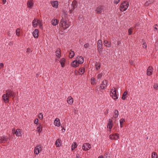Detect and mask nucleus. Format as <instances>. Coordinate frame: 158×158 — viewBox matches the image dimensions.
Wrapping results in <instances>:
<instances>
[{
    "mask_svg": "<svg viewBox=\"0 0 158 158\" xmlns=\"http://www.w3.org/2000/svg\"><path fill=\"white\" fill-rule=\"evenodd\" d=\"M32 26L34 27H36L37 26V20L35 19L32 22Z\"/></svg>",
    "mask_w": 158,
    "mask_h": 158,
    "instance_id": "nucleus-25",
    "label": "nucleus"
},
{
    "mask_svg": "<svg viewBox=\"0 0 158 158\" xmlns=\"http://www.w3.org/2000/svg\"><path fill=\"white\" fill-rule=\"evenodd\" d=\"M38 117L40 119L43 118V115L42 113H40L38 115Z\"/></svg>",
    "mask_w": 158,
    "mask_h": 158,
    "instance_id": "nucleus-43",
    "label": "nucleus"
},
{
    "mask_svg": "<svg viewBox=\"0 0 158 158\" xmlns=\"http://www.w3.org/2000/svg\"><path fill=\"white\" fill-rule=\"evenodd\" d=\"M72 148H75L77 147V144L75 142H73L72 144Z\"/></svg>",
    "mask_w": 158,
    "mask_h": 158,
    "instance_id": "nucleus-42",
    "label": "nucleus"
},
{
    "mask_svg": "<svg viewBox=\"0 0 158 158\" xmlns=\"http://www.w3.org/2000/svg\"><path fill=\"white\" fill-rule=\"evenodd\" d=\"M102 76V73L99 74L98 76V79H101Z\"/></svg>",
    "mask_w": 158,
    "mask_h": 158,
    "instance_id": "nucleus-48",
    "label": "nucleus"
},
{
    "mask_svg": "<svg viewBox=\"0 0 158 158\" xmlns=\"http://www.w3.org/2000/svg\"><path fill=\"white\" fill-rule=\"evenodd\" d=\"M129 6V2L127 1H123L119 6L120 10L123 12L127 10Z\"/></svg>",
    "mask_w": 158,
    "mask_h": 158,
    "instance_id": "nucleus-3",
    "label": "nucleus"
},
{
    "mask_svg": "<svg viewBox=\"0 0 158 158\" xmlns=\"http://www.w3.org/2000/svg\"><path fill=\"white\" fill-rule=\"evenodd\" d=\"M27 7L30 8H31L33 6V1L30 0L28 1L27 3Z\"/></svg>",
    "mask_w": 158,
    "mask_h": 158,
    "instance_id": "nucleus-20",
    "label": "nucleus"
},
{
    "mask_svg": "<svg viewBox=\"0 0 158 158\" xmlns=\"http://www.w3.org/2000/svg\"><path fill=\"white\" fill-rule=\"evenodd\" d=\"M9 137L5 135L0 136V143H5L8 141Z\"/></svg>",
    "mask_w": 158,
    "mask_h": 158,
    "instance_id": "nucleus-4",
    "label": "nucleus"
},
{
    "mask_svg": "<svg viewBox=\"0 0 158 158\" xmlns=\"http://www.w3.org/2000/svg\"><path fill=\"white\" fill-rule=\"evenodd\" d=\"M3 1V4H4L6 2V0H2Z\"/></svg>",
    "mask_w": 158,
    "mask_h": 158,
    "instance_id": "nucleus-59",
    "label": "nucleus"
},
{
    "mask_svg": "<svg viewBox=\"0 0 158 158\" xmlns=\"http://www.w3.org/2000/svg\"><path fill=\"white\" fill-rule=\"evenodd\" d=\"M119 135L118 133L111 134L110 136V138L111 139L117 140L119 139Z\"/></svg>",
    "mask_w": 158,
    "mask_h": 158,
    "instance_id": "nucleus-8",
    "label": "nucleus"
},
{
    "mask_svg": "<svg viewBox=\"0 0 158 158\" xmlns=\"http://www.w3.org/2000/svg\"><path fill=\"white\" fill-rule=\"evenodd\" d=\"M61 140L60 139H57L55 142V145L57 147H60L61 146Z\"/></svg>",
    "mask_w": 158,
    "mask_h": 158,
    "instance_id": "nucleus-23",
    "label": "nucleus"
},
{
    "mask_svg": "<svg viewBox=\"0 0 158 158\" xmlns=\"http://www.w3.org/2000/svg\"><path fill=\"white\" fill-rule=\"evenodd\" d=\"M155 0H149L147 1L145 3V5L146 6H148L149 5L153 4L155 2Z\"/></svg>",
    "mask_w": 158,
    "mask_h": 158,
    "instance_id": "nucleus-19",
    "label": "nucleus"
},
{
    "mask_svg": "<svg viewBox=\"0 0 158 158\" xmlns=\"http://www.w3.org/2000/svg\"><path fill=\"white\" fill-rule=\"evenodd\" d=\"M76 158H80V157L79 156L78 154H76Z\"/></svg>",
    "mask_w": 158,
    "mask_h": 158,
    "instance_id": "nucleus-56",
    "label": "nucleus"
},
{
    "mask_svg": "<svg viewBox=\"0 0 158 158\" xmlns=\"http://www.w3.org/2000/svg\"><path fill=\"white\" fill-rule=\"evenodd\" d=\"M143 47L144 48H146L147 47V44H146L145 42H144L143 43Z\"/></svg>",
    "mask_w": 158,
    "mask_h": 158,
    "instance_id": "nucleus-47",
    "label": "nucleus"
},
{
    "mask_svg": "<svg viewBox=\"0 0 158 158\" xmlns=\"http://www.w3.org/2000/svg\"><path fill=\"white\" fill-rule=\"evenodd\" d=\"M153 71V68L152 66H149L148 68L147 74L148 76H150L152 74V72Z\"/></svg>",
    "mask_w": 158,
    "mask_h": 158,
    "instance_id": "nucleus-12",
    "label": "nucleus"
},
{
    "mask_svg": "<svg viewBox=\"0 0 158 158\" xmlns=\"http://www.w3.org/2000/svg\"><path fill=\"white\" fill-rule=\"evenodd\" d=\"M98 158H103V157L102 156H99Z\"/></svg>",
    "mask_w": 158,
    "mask_h": 158,
    "instance_id": "nucleus-61",
    "label": "nucleus"
},
{
    "mask_svg": "<svg viewBox=\"0 0 158 158\" xmlns=\"http://www.w3.org/2000/svg\"><path fill=\"white\" fill-rule=\"evenodd\" d=\"M11 94V95H10V98H11L12 97V99H13L14 97L15 96V93L14 92H13L12 93V94Z\"/></svg>",
    "mask_w": 158,
    "mask_h": 158,
    "instance_id": "nucleus-49",
    "label": "nucleus"
},
{
    "mask_svg": "<svg viewBox=\"0 0 158 158\" xmlns=\"http://www.w3.org/2000/svg\"><path fill=\"white\" fill-rule=\"evenodd\" d=\"M79 71L81 73V74H83L85 72V68L83 67H81L79 69Z\"/></svg>",
    "mask_w": 158,
    "mask_h": 158,
    "instance_id": "nucleus-36",
    "label": "nucleus"
},
{
    "mask_svg": "<svg viewBox=\"0 0 158 158\" xmlns=\"http://www.w3.org/2000/svg\"><path fill=\"white\" fill-rule=\"evenodd\" d=\"M42 150V146L40 145H37L34 149V153L37 155L39 154Z\"/></svg>",
    "mask_w": 158,
    "mask_h": 158,
    "instance_id": "nucleus-5",
    "label": "nucleus"
},
{
    "mask_svg": "<svg viewBox=\"0 0 158 158\" xmlns=\"http://www.w3.org/2000/svg\"><path fill=\"white\" fill-rule=\"evenodd\" d=\"M91 147V145L90 144L85 143L83 144L82 148L83 150L86 151L89 150Z\"/></svg>",
    "mask_w": 158,
    "mask_h": 158,
    "instance_id": "nucleus-6",
    "label": "nucleus"
},
{
    "mask_svg": "<svg viewBox=\"0 0 158 158\" xmlns=\"http://www.w3.org/2000/svg\"><path fill=\"white\" fill-rule=\"evenodd\" d=\"M127 94V92L126 91H125L123 94L122 97V98L123 100H125L126 99Z\"/></svg>",
    "mask_w": 158,
    "mask_h": 158,
    "instance_id": "nucleus-34",
    "label": "nucleus"
},
{
    "mask_svg": "<svg viewBox=\"0 0 158 158\" xmlns=\"http://www.w3.org/2000/svg\"><path fill=\"white\" fill-rule=\"evenodd\" d=\"M110 96L114 99H117L118 97L116 94V91L115 89H114V90L113 91V92L110 93Z\"/></svg>",
    "mask_w": 158,
    "mask_h": 158,
    "instance_id": "nucleus-10",
    "label": "nucleus"
},
{
    "mask_svg": "<svg viewBox=\"0 0 158 158\" xmlns=\"http://www.w3.org/2000/svg\"><path fill=\"white\" fill-rule=\"evenodd\" d=\"M74 149V148H72V147L71 150L72 151H73Z\"/></svg>",
    "mask_w": 158,
    "mask_h": 158,
    "instance_id": "nucleus-63",
    "label": "nucleus"
},
{
    "mask_svg": "<svg viewBox=\"0 0 158 158\" xmlns=\"http://www.w3.org/2000/svg\"><path fill=\"white\" fill-rule=\"evenodd\" d=\"M118 111L117 110H115L114 113V114L113 117L114 118H116L118 117Z\"/></svg>",
    "mask_w": 158,
    "mask_h": 158,
    "instance_id": "nucleus-30",
    "label": "nucleus"
},
{
    "mask_svg": "<svg viewBox=\"0 0 158 158\" xmlns=\"http://www.w3.org/2000/svg\"><path fill=\"white\" fill-rule=\"evenodd\" d=\"M37 24H38L39 25L40 27L42 28V25H43V23L42 22V21L38 19L37 20Z\"/></svg>",
    "mask_w": 158,
    "mask_h": 158,
    "instance_id": "nucleus-33",
    "label": "nucleus"
},
{
    "mask_svg": "<svg viewBox=\"0 0 158 158\" xmlns=\"http://www.w3.org/2000/svg\"><path fill=\"white\" fill-rule=\"evenodd\" d=\"M54 125L57 127H59L60 126V119L57 118L55 119L54 121Z\"/></svg>",
    "mask_w": 158,
    "mask_h": 158,
    "instance_id": "nucleus-17",
    "label": "nucleus"
},
{
    "mask_svg": "<svg viewBox=\"0 0 158 158\" xmlns=\"http://www.w3.org/2000/svg\"><path fill=\"white\" fill-rule=\"evenodd\" d=\"M125 120L123 118H121L120 120V126L121 128H122L123 127V124L124 122H125Z\"/></svg>",
    "mask_w": 158,
    "mask_h": 158,
    "instance_id": "nucleus-31",
    "label": "nucleus"
},
{
    "mask_svg": "<svg viewBox=\"0 0 158 158\" xmlns=\"http://www.w3.org/2000/svg\"><path fill=\"white\" fill-rule=\"evenodd\" d=\"M153 87L155 89H157L158 86L156 84H155L154 85Z\"/></svg>",
    "mask_w": 158,
    "mask_h": 158,
    "instance_id": "nucleus-54",
    "label": "nucleus"
},
{
    "mask_svg": "<svg viewBox=\"0 0 158 158\" xmlns=\"http://www.w3.org/2000/svg\"><path fill=\"white\" fill-rule=\"evenodd\" d=\"M60 50V49H58L56 52V55L58 58H60L61 56Z\"/></svg>",
    "mask_w": 158,
    "mask_h": 158,
    "instance_id": "nucleus-27",
    "label": "nucleus"
},
{
    "mask_svg": "<svg viewBox=\"0 0 158 158\" xmlns=\"http://www.w3.org/2000/svg\"><path fill=\"white\" fill-rule=\"evenodd\" d=\"M51 3L52 6L54 7L57 8L58 6V2L57 1H52L51 2Z\"/></svg>",
    "mask_w": 158,
    "mask_h": 158,
    "instance_id": "nucleus-15",
    "label": "nucleus"
},
{
    "mask_svg": "<svg viewBox=\"0 0 158 158\" xmlns=\"http://www.w3.org/2000/svg\"><path fill=\"white\" fill-rule=\"evenodd\" d=\"M21 130L20 129H17L14 132V134H15L17 136H21Z\"/></svg>",
    "mask_w": 158,
    "mask_h": 158,
    "instance_id": "nucleus-22",
    "label": "nucleus"
},
{
    "mask_svg": "<svg viewBox=\"0 0 158 158\" xmlns=\"http://www.w3.org/2000/svg\"><path fill=\"white\" fill-rule=\"evenodd\" d=\"M157 26V24H156V25H155L154 26V28L156 29V30H157V28L156 27V26Z\"/></svg>",
    "mask_w": 158,
    "mask_h": 158,
    "instance_id": "nucleus-57",
    "label": "nucleus"
},
{
    "mask_svg": "<svg viewBox=\"0 0 158 158\" xmlns=\"http://www.w3.org/2000/svg\"><path fill=\"white\" fill-rule=\"evenodd\" d=\"M112 126L113 124L112 119H109L108 120L107 127V128L109 127L110 131H111Z\"/></svg>",
    "mask_w": 158,
    "mask_h": 158,
    "instance_id": "nucleus-11",
    "label": "nucleus"
},
{
    "mask_svg": "<svg viewBox=\"0 0 158 158\" xmlns=\"http://www.w3.org/2000/svg\"><path fill=\"white\" fill-rule=\"evenodd\" d=\"M97 49H103L102 44H98V48Z\"/></svg>",
    "mask_w": 158,
    "mask_h": 158,
    "instance_id": "nucleus-45",
    "label": "nucleus"
},
{
    "mask_svg": "<svg viewBox=\"0 0 158 158\" xmlns=\"http://www.w3.org/2000/svg\"><path fill=\"white\" fill-rule=\"evenodd\" d=\"M39 31L37 29H35L33 33V35L34 37L35 38H37L38 37Z\"/></svg>",
    "mask_w": 158,
    "mask_h": 158,
    "instance_id": "nucleus-16",
    "label": "nucleus"
},
{
    "mask_svg": "<svg viewBox=\"0 0 158 158\" xmlns=\"http://www.w3.org/2000/svg\"><path fill=\"white\" fill-rule=\"evenodd\" d=\"M107 81L106 80H104L100 85L101 89H105L107 87Z\"/></svg>",
    "mask_w": 158,
    "mask_h": 158,
    "instance_id": "nucleus-7",
    "label": "nucleus"
},
{
    "mask_svg": "<svg viewBox=\"0 0 158 158\" xmlns=\"http://www.w3.org/2000/svg\"><path fill=\"white\" fill-rule=\"evenodd\" d=\"M15 131V129L14 128V129H12V133L13 134H14V132H15V131Z\"/></svg>",
    "mask_w": 158,
    "mask_h": 158,
    "instance_id": "nucleus-58",
    "label": "nucleus"
},
{
    "mask_svg": "<svg viewBox=\"0 0 158 158\" xmlns=\"http://www.w3.org/2000/svg\"><path fill=\"white\" fill-rule=\"evenodd\" d=\"M74 51H71V52L69 53V57L72 58L74 57Z\"/></svg>",
    "mask_w": 158,
    "mask_h": 158,
    "instance_id": "nucleus-35",
    "label": "nucleus"
},
{
    "mask_svg": "<svg viewBox=\"0 0 158 158\" xmlns=\"http://www.w3.org/2000/svg\"><path fill=\"white\" fill-rule=\"evenodd\" d=\"M71 23L70 22H67L66 20L62 18L60 20V25L62 26L64 30H65L70 26Z\"/></svg>",
    "mask_w": 158,
    "mask_h": 158,
    "instance_id": "nucleus-1",
    "label": "nucleus"
},
{
    "mask_svg": "<svg viewBox=\"0 0 158 158\" xmlns=\"http://www.w3.org/2000/svg\"><path fill=\"white\" fill-rule=\"evenodd\" d=\"M34 123L37 125H39V123H38V118H36L34 122Z\"/></svg>",
    "mask_w": 158,
    "mask_h": 158,
    "instance_id": "nucleus-44",
    "label": "nucleus"
},
{
    "mask_svg": "<svg viewBox=\"0 0 158 158\" xmlns=\"http://www.w3.org/2000/svg\"><path fill=\"white\" fill-rule=\"evenodd\" d=\"M37 131L39 133L41 132L42 131V127L40 124H39L38 127L37 128Z\"/></svg>",
    "mask_w": 158,
    "mask_h": 158,
    "instance_id": "nucleus-32",
    "label": "nucleus"
},
{
    "mask_svg": "<svg viewBox=\"0 0 158 158\" xmlns=\"http://www.w3.org/2000/svg\"><path fill=\"white\" fill-rule=\"evenodd\" d=\"M96 81V79L94 77H92L91 79V84L94 85V83L95 81Z\"/></svg>",
    "mask_w": 158,
    "mask_h": 158,
    "instance_id": "nucleus-39",
    "label": "nucleus"
},
{
    "mask_svg": "<svg viewBox=\"0 0 158 158\" xmlns=\"http://www.w3.org/2000/svg\"><path fill=\"white\" fill-rule=\"evenodd\" d=\"M119 0H114V3L117 4L119 2Z\"/></svg>",
    "mask_w": 158,
    "mask_h": 158,
    "instance_id": "nucleus-51",
    "label": "nucleus"
},
{
    "mask_svg": "<svg viewBox=\"0 0 158 158\" xmlns=\"http://www.w3.org/2000/svg\"><path fill=\"white\" fill-rule=\"evenodd\" d=\"M104 43L105 46L107 47L110 48L111 47V43L107 40H105L104 41Z\"/></svg>",
    "mask_w": 158,
    "mask_h": 158,
    "instance_id": "nucleus-24",
    "label": "nucleus"
},
{
    "mask_svg": "<svg viewBox=\"0 0 158 158\" xmlns=\"http://www.w3.org/2000/svg\"><path fill=\"white\" fill-rule=\"evenodd\" d=\"M65 59L62 58L60 60V62L62 67H63L65 65Z\"/></svg>",
    "mask_w": 158,
    "mask_h": 158,
    "instance_id": "nucleus-26",
    "label": "nucleus"
},
{
    "mask_svg": "<svg viewBox=\"0 0 158 158\" xmlns=\"http://www.w3.org/2000/svg\"><path fill=\"white\" fill-rule=\"evenodd\" d=\"M79 64L77 62V60H74L71 63V65L73 67L76 68L79 66Z\"/></svg>",
    "mask_w": 158,
    "mask_h": 158,
    "instance_id": "nucleus-14",
    "label": "nucleus"
},
{
    "mask_svg": "<svg viewBox=\"0 0 158 158\" xmlns=\"http://www.w3.org/2000/svg\"><path fill=\"white\" fill-rule=\"evenodd\" d=\"M157 155L156 153L155 152H153L152 155V158H157Z\"/></svg>",
    "mask_w": 158,
    "mask_h": 158,
    "instance_id": "nucleus-37",
    "label": "nucleus"
},
{
    "mask_svg": "<svg viewBox=\"0 0 158 158\" xmlns=\"http://www.w3.org/2000/svg\"><path fill=\"white\" fill-rule=\"evenodd\" d=\"M104 158H110V154L108 152H106L105 153Z\"/></svg>",
    "mask_w": 158,
    "mask_h": 158,
    "instance_id": "nucleus-38",
    "label": "nucleus"
},
{
    "mask_svg": "<svg viewBox=\"0 0 158 158\" xmlns=\"http://www.w3.org/2000/svg\"><path fill=\"white\" fill-rule=\"evenodd\" d=\"M95 11L97 14H101L104 11V10L103 7L100 6L96 8Z\"/></svg>",
    "mask_w": 158,
    "mask_h": 158,
    "instance_id": "nucleus-9",
    "label": "nucleus"
},
{
    "mask_svg": "<svg viewBox=\"0 0 158 158\" xmlns=\"http://www.w3.org/2000/svg\"><path fill=\"white\" fill-rule=\"evenodd\" d=\"M89 45V44L88 43L85 44L84 45V47L85 48H87Z\"/></svg>",
    "mask_w": 158,
    "mask_h": 158,
    "instance_id": "nucleus-53",
    "label": "nucleus"
},
{
    "mask_svg": "<svg viewBox=\"0 0 158 158\" xmlns=\"http://www.w3.org/2000/svg\"><path fill=\"white\" fill-rule=\"evenodd\" d=\"M13 92L10 89H7L6 91V94H4L2 96V98L5 103H7L9 102V98H10V95Z\"/></svg>",
    "mask_w": 158,
    "mask_h": 158,
    "instance_id": "nucleus-2",
    "label": "nucleus"
},
{
    "mask_svg": "<svg viewBox=\"0 0 158 158\" xmlns=\"http://www.w3.org/2000/svg\"><path fill=\"white\" fill-rule=\"evenodd\" d=\"M77 1L75 0H74L72 4V7H73L75 8H76L77 7Z\"/></svg>",
    "mask_w": 158,
    "mask_h": 158,
    "instance_id": "nucleus-29",
    "label": "nucleus"
},
{
    "mask_svg": "<svg viewBox=\"0 0 158 158\" xmlns=\"http://www.w3.org/2000/svg\"><path fill=\"white\" fill-rule=\"evenodd\" d=\"M96 69L98 70L101 68V64L100 63L96 62L95 65Z\"/></svg>",
    "mask_w": 158,
    "mask_h": 158,
    "instance_id": "nucleus-28",
    "label": "nucleus"
},
{
    "mask_svg": "<svg viewBox=\"0 0 158 158\" xmlns=\"http://www.w3.org/2000/svg\"><path fill=\"white\" fill-rule=\"evenodd\" d=\"M102 49H97L98 52L100 55H101L102 53Z\"/></svg>",
    "mask_w": 158,
    "mask_h": 158,
    "instance_id": "nucleus-46",
    "label": "nucleus"
},
{
    "mask_svg": "<svg viewBox=\"0 0 158 158\" xmlns=\"http://www.w3.org/2000/svg\"><path fill=\"white\" fill-rule=\"evenodd\" d=\"M4 66V64L2 63H1L0 64V69L2 68H3Z\"/></svg>",
    "mask_w": 158,
    "mask_h": 158,
    "instance_id": "nucleus-55",
    "label": "nucleus"
},
{
    "mask_svg": "<svg viewBox=\"0 0 158 158\" xmlns=\"http://www.w3.org/2000/svg\"><path fill=\"white\" fill-rule=\"evenodd\" d=\"M73 102V98L71 96H69L67 98V102L70 105H72Z\"/></svg>",
    "mask_w": 158,
    "mask_h": 158,
    "instance_id": "nucleus-21",
    "label": "nucleus"
},
{
    "mask_svg": "<svg viewBox=\"0 0 158 158\" xmlns=\"http://www.w3.org/2000/svg\"><path fill=\"white\" fill-rule=\"evenodd\" d=\"M30 49L29 48H28L27 49V51H29V50Z\"/></svg>",
    "mask_w": 158,
    "mask_h": 158,
    "instance_id": "nucleus-64",
    "label": "nucleus"
},
{
    "mask_svg": "<svg viewBox=\"0 0 158 158\" xmlns=\"http://www.w3.org/2000/svg\"><path fill=\"white\" fill-rule=\"evenodd\" d=\"M75 8L72 7L71 10H69V12L70 14H72Z\"/></svg>",
    "mask_w": 158,
    "mask_h": 158,
    "instance_id": "nucleus-50",
    "label": "nucleus"
},
{
    "mask_svg": "<svg viewBox=\"0 0 158 158\" xmlns=\"http://www.w3.org/2000/svg\"><path fill=\"white\" fill-rule=\"evenodd\" d=\"M52 24L54 26L57 25L59 23V20L57 19H53L51 21Z\"/></svg>",
    "mask_w": 158,
    "mask_h": 158,
    "instance_id": "nucleus-18",
    "label": "nucleus"
},
{
    "mask_svg": "<svg viewBox=\"0 0 158 158\" xmlns=\"http://www.w3.org/2000/svg\"><path fill=\"white\" fill-rule=\"evenodd\" d=\"M128 35H131L132 32V29L131 28H130L128 30Z\"/></svg>",
    "mask_w": 158,
    "mask_h": 158,
    "instance_id": "nucleus-41",
    "label": "nucleus"
},
{
    "mask_svg": "<svg viewBox=\"0 0 158 158\" xmlns=\"http://www.w3.org/2000/svg\"><path fill=\"white\" fill-rule=\"evenodd\" d=\"M16 35L19 36L20 35V29L19 28H18L16 30Z\"/></svg>",
    "mask_w": 158,
    "mask_h": 158,
    "instance_id": "nucleus-40",
    "label": "nucleus"
},
{
    "mask_svg": "<svg viewBox=\"0 0 158 158\" xmlns=\"http://www.w3.org/2000/svg\"><path fill=\"white\" fill-rule=\"evenodd\" d=\"M76 59L79 64H82L84 62V58L81 56H77Z\"/></svg>",
    "mask_w": 158,
    "mask_h": 158,
    "instance_id": "nucleus-13",
    "label": "nucleus"
},
{
    "mask_svg": "<svg viewBox=\"0 0 158 158\" xmlns=\"http://www.w3.org/2000/svg\"><path fill=\"white\" fill-rule=\"evenodd\" d=\"M111 92H113V91L114 90L113 89H111Z\"/></svg>",
    "mask_w": 158,
    "mask_h": 158,
    "instance_id": "nucleus-62",
    "label": "nucleus"
},
{
    "mask_svg": "<svg viewBox=\"0 0 158 158\" xmlns=\"http://www.w3.org/2000/svg\"><path fill=\"white\" fill-rule=\"evenodd\" d=\"M65 130L64 128H63L62 129V132H64Z\"/></svg>",
    "mask_w": 158,
    "mask_h": 158,
    "instance_id": "nucleus-60",
    "label": "nucleus"
},
{
    "mask_svg": "<svg viewBox=\"0 0 158 158\" xmlns=\"http://www.w3.org/2000/svg\"><path fill=\"white\" fill-rule=\"evenodd\" d=\"M102 44V41L101 40H99L98 41V44Z\"/></svg>",
    "mask_w": 158,
    "mask_h": 158,
    "instance_id": "nucleus-52",
    "label": "nucleus"
}]
</instances>
